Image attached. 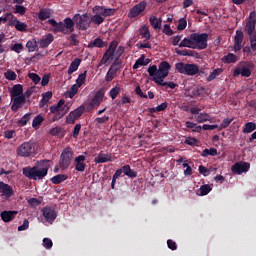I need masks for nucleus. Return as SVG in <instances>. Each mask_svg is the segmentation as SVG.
Here are the masks:
<instances>
[{
    "label": "nucleus",
    "instance_id": "2f4dec72",
    "mask_svg": "<svg viewBox=\"0 0 256 256\" xmlns=\"http://www.w3.org/2000/svg\"><path fill=\"white\" fill-rule=\"evenodd\" d=\"M222 61L223 63H237V61H239V58L237 57V55L229 53L222 58Z\"/></svg>",
    "mask_w": 256,
    "mask_h": 256
},
{
    "label": "nucleus",
    "instance_id": "49530a36",
    "mask_svg": "<svg viewBox=\"0 0 256 256\" xmlns=\"http://www.w3.org/2000/svg\"><path fill=\"white\" fill-rule=\"evenodd\" d=\"M79 85L74 84L70 90L67 92L68 97H70V99H73V97H75V95H77L78 91H79Z\"/></svg>",
    "mask_w": 256,
    "mask_h": 256
},
{
    "label": "nucleus",
    "instance_id": "3c124183",
    "mask_svg": "<svg viewBox=\"0 0 256 256\" xmlns=\"http://www.w3.org/2000/svg\"><path fill=\"white\" fill-rule=\"evenodd\" d=\"M231 123H233V118H225V119L222 121L221 125L219 126V130H221V129H227V127H228L229 125H231Z\"/></svg>",
    "mask_w": 256,
    "mask_h": 256
},
{
    "label": "nucleus",
    "instance_id": "58836bf2",
    "mask_svg": "<svg viewBox=\"0 0 256 256\" xmlns=\"http://www.w3.org/2000/svg\"><path fill=\"white\" fill-rule=\"evenodd\" d=\"M67 175L65 174H58L54 176L51 181L54 185H59V183H63V181H66Z\"/></svg>",
    "mask_w": 256,
    "mask_h": 256
},
{
    "label": "nucleus",
    "instance_id": "a19ab883",
    "mask_svg": "<svg viewBox=\"0 0 256 256\" xmlns=\"http://www.w3.org/2000/svg\"><path fill=\"white\" fill-rule=\"evenodd\" d=\"M211 185L205 184L200 187L198 190V195L204 196V195H209V192L211 191Z\"/></svg>",
    "mask_w": 256,
    "mask_h": 256
},
{
    "label": "nucleus",
    "instance_id": "2eb2a0df",
    "mask_svg": "<svg viewBox=\"0 0 256 256\" xmlns=\"http://www.w3.org/2000/svg\"><path fill=\"white\" fill-rule=\"evenodd\" d=\"M249 169H251V164L247 162H236L232 166L231 171L236 175H241L242 173H247Z\"/></svg>",
    "mask_w": 256,
    "mask_h": 256
},
{
    "label": "nucleus",
    "instance_id": "680f3d73",
    "mask_svg": "<svg viewBox=\"0 0 256 256\" xmlns=\"http://www.w3.org/2000/svg\"><path fill=\"white\" fill-rule=\"evenodd\" d=\"M29 78L33 81V83H35V85L39 84L41 81V77L35 73H30Z\"/></svg>",
    "mask_w": 256,
    "mask_h": 256
},
{
    "label": "nucleus",
    "instance_id": "b1692460",
    "mask_svg": "<svg viewBox=\"0 0 256 256\" xmlns=\"http://www.w3.org/2000/svg\"><path fill=\"white\" fill-rule=\"evenodd\" d=\"M12 101H13L11 106L12 111H19L21 105L25 103V96H18V97L12 98Z\"/></svg>",
    "mask_w": 256,
    "mask_h": 256
},
{
    "label": "nucleus",
    "instance_id": "69168bd1",
    "mask_svg": "<svg viewBox=\"0 0 256 256\" xmlns=\"http://www.w3.org/2000/svg\"><path fill=\"white\" fill-rule=\"evenodd\" d=\"M163 33H165V35H168V36L173 35V30H171V26L169 24L164 25Z\"/></svg>",
    "mask_w": 256,
    "mask_h": 256
},
{
    "label": "nucleus",
    "instance_id": "393cba45",
    "mask_svg": "<svg viewBox=\"0 0 256 256\" xmlns=\"http://www.w3.org/2000/svg\"><path fill=\"white\" fill-rule=\"evenodd\" d=\"M111 161H113V157H111V155L104 154L102 152L100 154H98L94 159V163H96V164L109 163Z\"/></svg>",
    "mask_w": 256,
    "mask_h": 256
},
{
    "label": "nucleus",
    "instance_id": "f8f14e48",
    "mask_svg": "<svg viewBox=\"0 0 256 256\" xmlns=\"http://www.w3.org/2000/svg\"><path fill=\"white\" fill-rule=\"evenodd\" d=\"M72 159H73V149H71L70 147L65 148L61 154L60 167H62V169H67L69 165H71Z\"/></svg>",
    "mask_w": 256,
    "mask_h": 256
},
{
    "label": "nucleus",
    "instance_id": "bb28decb",
    "mask_svg": "<svg viewBox=\"0 0 256 256\" xmlns=\"http://www.w3.org/2000/svg\"><path fill=\"white\" fill-rule=\"evenodd\" d=\"M203 91L204 89L201 87H194L192 91H186L185 95H188V97H203Z\"/></svg>",
    "mask_w": 256,
    "mask_h": 256
},
{
    "label": "nucleus",
    "instance_id": "c756f323",
    "mask_svg": "<svg viewBox=\"0 0 256 256\" xmlns=\"http://www.w3.org/2000/svg\"><path fill=\"white\" fill-rule=\"evenodd\" d=\"M151 60L145 59V55H142L136 63L133 65V69H139V67H143L145 65H149Z\"/></svg>",
    "mask_w": 256,
    "mask_h": 256
},
{
    "label": "nucleus",
    "instance_id": "72a5a7b5",
    "mask_svg": "<svg viewBox=\"0 0 256 256\" xmlns=\"http://www.w3.org/2000/svg\"><path fill=\"white\" fill-rule=\"evenodd\" d=\"M187 129H191L194 133H201L202 127L191 121L186 122Z\"/></svg>",
    "mask_w": 256,
    "mask_h": 256
},
{
    "label": "nucleus",
    "instance_id": "7c9ffc66",
    "mask_svg": "<svg viewBox=\"0 0 256 256\" xmlns=\"http://www.w3.org/2000/svg\"><path fill=\"white\" fill-rule=\"evenodd\" d=\"M197 123H207V121H211V116L207 113H200L194 117Z\"/></svg>",
    "mask_w": 256,
    "mask_h": 256
},
{
    "label": "nucleus",
    "instance_id": "603ef678",
    "mask_svg": "<svg viewBox=\"0 0 256 256\" xmlns=\"http://www.w3.org/2000/svg\"><path fill=\"white\" fill-rule=\"evenodd\" d=\"M29 119H31V115L30 114H25L19 121V125L21 127H25V125H27V122L29 121Z\"/></svg>",
    "mask_w": 256,
    "mask_h": 256
},
{
    "label": "nucleus",
    "instance_id": "c03bdc74",
    "mask_svg": "<svg viewBox=\"0 0 256 256\" xmlns=\"http://www.w3.org/2000/svg\"><path fill=\"white\" fill-rule=\"evenodd\" d=\"M86 79H87V71H84L76 79V85H79V87H81L82 85H85Z\"/></svg>",
    "mask_w": 256,
    "mask_h": 256
},
{
    "label": "nucleus",
    "instance_id": "052dcab7",
    "mask_svg": "<svg viewBox=\"0 0 256 256\" xmlns=\"http://www.w3.org/2000/svg\"><path fill=\"white\" fill-rule=\"evenodd\" d=\"M11 51H14L15 53H21L23 51V44L16 43L11 47Z\"/></svg>",
    "mask_w": 256,
    "mask_h": 256
},
{
    "label": "nucleus",
    "instance_id": "20e7f679",
    "mask_svg": "<svg viewBox=\"0 0 256 256\" xmlns=\"http://www.w3.org/2000/svg\"><path fill=\"white\" fill-rule=\"evenodd\" d=\"M117 45V41L111 42L109 48L104 53L102 60L99 63V67H101V65H109V63L112 61L119 60V57H121V55H123L125 52V48L123 46L117 48Z\"/></svg>",
    "mask_w": 256,
    "mask_h": 256
},
{
    "label": "nucleus",
    "instance_id": "a211bd4d",
    "mask_svg": "<svg viewBox=\"0 0 256 256\" xmlns=\"http://www.w3.org/2000/svg\"><path fill=\"white\" fill-rule=\"evenodd\" d=\"M0 193L3 199H9L13 196V188L4 182H0Z\"/></svg>",
    "mask_w": 256,
    "mask_h": 256
},
{
    "label": "nucleus",
    "instance_id": "4c0bfd02",
    "mask_svg": "<svg viewBox=\"0 0 256 256\" xmlns=\"http://www.w3.org/2000/svg\"><path fill=\"white\" fill-rule=\"evenodd\" d=\"M38 17L41 21H45L49 19L51 17V10L49 9L40 10Z\"/></svg>",
    "mask_w": 256,
    "mask_h": 256
},
{
    "label": "nucleus",
    "instance_id": "0e129e2a",
    "mask_svg": "<svg viewBox=\"0 0 256 256\" xmlns=\"http://www.w3.org/2000/svg\"><path fill=\"white\" fill-rule=\"evenodd\" d=\"M43 247H45L46 249H51V247H53V241L49 238H44Z\"/></svg>",
    "mask_w": 256,
    "mask_h": 256
},
{
    "label": "nucleus",
    "instance_id": "bf43d9fd",
    "mask_svg": "<svg viewBox=\"0 0 256 256\" xmlns=\"http://www.w3.org/2000/svg\"><path fill=\"white\" fill-rule=\"evenodd\" d=\"M28 204L31 205L32 207H37L41 205V200L37 198H30L28 199Z\"/></svg>",
    "mask_w": 256,
    "mask_h": 256
},
{
    "label": "nucleus",
    "instance_id": "412c9836",
    "mask_svg": "<svg viewBox=\"0 0 256 256\" xmlns=\"http://www.w3.org/2000/svg\"><path fill=\"white\" fill-rule=\"evenodd\" d=\"M243 37H244L243 32L237 30L235 38H234V51L235 52L241 51V47L243 44Z\"/></svg>",
    "mask_w": 256,
    "mask_h": 256
},
{
    "label": "nucleus",
    "instance_id": "6ab92c4d",
    "mask_svg": "<svg viewBox=\"0 0 256 256\" xmlns=\"http://www.w3.org/2000/svg\"><path fill=\"white\" fill-rule=\"evenodd\" d=\"M10 25L12 27H15V29H17V31H27V24L23 23L21 21H19L17 18H15V16L10 15Z\"/></svg>",
    "mask_w": 256,
    "mask_h": 256
},
{
    "label": "nucleus",
    "instance_id": "a878e982",
    "mask_svg": "<svg viewBox=\"0 0 256 256\" xmlns=\"http://www.w3.org/2000/svg\"><path fill=\"white\" fill-rule=\"evenodd\" d=\"M53 36L52 34H48L46 35L44 38H42L39 41V45L42 49H45L46 47H49V45H51V43H53Z\"/></svg>",
    "mask_w": 256,
    "mask_h": 256
},
{
    "label": "nucleus",
    "instance_id": "09e8293b",
    "mask_svg": "<svg viewBox=\"0 0 256 256\" xmlns=\"http://www.w3.org/2000/svg\"><path fill=\"white\" fill-rule=\"evenodd\" d=\"M119 93H121V88L116 86L110 90L109 95L111 99H117V95H119Z\"/></svg>",
    "mask_w": 256,
    "mask_h": 256
},
{
    "label": "nucleus",
    "instance_id": "c9c22d12",
    "mask_svg": "<svg viewBox=\"0 0 256 256\" xmlns=\"http://www.w3.org/2000/svg\"><path fill=\"white\" fill-rule=\"evenodd\" d=\"M139 33L142 39H150L151 33L149 32V28L147 26H141L139 29Z\"/></svg>",
    "mask_w": 256,
    "mask_h": 256
},
{
    "label": "nucleus",
    "instance_id": "7ed1b4c3",
    "mask_svg": "<svg viewBox=\"0 0 256 256\" xmlns=\"http://www.w3.org/2000/svg\"><path fill=\"white\" fill-rule=\"evenodd\" d=\"M49 171V161H42L34 167L23 168V175L28 177V179H34L35 181L39 179H44L47 177Z\"/></svg>",
    "mask_w": 256,
    "mask_h": 256
},
{
    "label": "nucleus",
    "instance_id": "13d9d810",
    "mask_svg": "<svg viewBox=\"0 0 256 256\" xmlns=\"http://www.w3.org/2000/svg\"><path fill=\"white\" fill-rule=\"evenodd\" d=\"M53 97V93L52 92H46L43 94V97H42V101L41 103H49V100Z\"/></svg>",
    "mask_w": 256,
    "mask_h": 256
},
{
    "label": "nucleus",
    "instance_id": "1a4fd4ad",
    "mask_svg": "<svg viewBox=\"0 0 256 256\" xmlns=\"http://www.w3.org/2000/svg\"><path fill=\"white\" fill-rule=\"evenodd\" d=\"M253 63L251 62H241L233 72L234 77H238V75H241V77H251V71H253Z\"/></svg>",
    "mask_w": 256,
    "mask_h": 256
},
{
    "label": "nucleus",
    "instance_id": "774afa93",
    "mask_svg": "<svg viewBox=\"0 0 256 256\" xmlns=\"http://www.w3.org/2000/svg\"><path fill=\"white\" fill-rule=\"evenodd\" d=\"M4 137L6 139H13V137H15V131L13 130H7L5 133H4Z\"/></svg>",
    "mask_w": 256,
    "mask_h": 256
},
{
    "label": "nucleus",
    "instance_id": "de8ad7c7",
    "mask_svg": "<svg viewBox=\"0 0 256 256\" xmlns=\"http://www.w3.org/2000/svg\"><path fill=\"white\" fill-rule=\"evenodd\" d=\"M115 75H117V70L113 69V67H111L109 69V71L106 74V81H113V79H115Z\"/></svg>",
    "mask_w": 256,
    "mask_h": 256
},
{
    "label": "nucleus",
    "instance_id": "dca6fc26",
    "mask_svg": "<svg viewBox=\"0 0 256 256\" xmlns=\"http://www.w3.org/2000/svg\"><path fill=\"white\" fill-rule=\"evenodd\" d=\"M41 213L44 219H46L47 223H53V221L57 219V212H55V209L52 207H49V206L44 207L41 210Z\"/></svg>",
    "mask_w": 256,
    "mask_h": 256
},
{
    "label": "nucleus",
    "instance_id": "79ce46f5",
    "mask_svg": "<svg viewBox=\"0 0 256 256\" xmlns=\"http://www.w3.org/2000/svg\"><path fill=\"white\" fill-rule=\"evenodd\" d=\"M43 121H44L43 116H41V115L36 116V117L33 119L32 127H33L34 129H39V127H41V124L43 123Z\"/></svg>",
    "mask_w": 256,
    "mask_h": 256
},
{
    "label": "nucleus",
    "instance_id": "e433bc0d",
    "mask_svg": "<svg viewBox=\"0 0 256 256\" xmlns=\"http://www.w3.org/2000/svg\"><path fill=\"white\" fill-rule=\"evenodd\" d=\"M122 171L124 175H127V177H137V172L133 171L131 169V166L125 165L122 167Z\"/></svg>",
    "mask_w": 256,
    "mask_h": 256
},
{
    "label": "nucleus",
    "instance_id": "473e14b6",
    "mask_svg": "<svg viewBox=\"0 0 256 256\" xmlns=\"http://www.w3.org/2000/svg\"><path fill=\"white\" fill-rule=\"evenodd\" d=\"M149 21H150V25L153 27V29H161V23H162L161 18L151 16L149 18Z\"/></svg>",
    "mask_w": 256,
    "mask_h": 256
},
{
    "label": "nucleus",
    "instance_id": "5fc2aeb1",
    "mask_svg": "<svg viewBox=\"0 0 256 256\" xmlns=\"http://www.w3.org/2000/svg\"><path fill=\"white\" fill-rule=\"evenodd\" d=\"M250 47L252 51H256V34H252L249 36Z\"/></svg>",
    "mask_w": 256,
    "mask_h": 256
},
{
    "label": "nucleus",
    "instance_id": "423d86ee",
    "mask_svg": "<svg viewBox=\"0 0 256 256\" xmlns=\"http://www.w3.org/2000/svg\"><path fill=\"white\" fill-rule=\"evenodd\" d=\"M49 25L54 28V33H73L75 31V21L71 18H66L63 22L57 23L55 19L48 20Z\"/></svg>",
    "mask_w": 256,
    "mask_h": 256
},
{
    "label": "nucleus",
    "instance_id": "39448f33",
    "mask_svg": "<svg viewBox=\"0 0 256 256\" xmlns=\"http://www.w3.org/2000/svg\"><path fill=\"white\" fill-rule=\"evenodd\" d=\"M92 13L94 14L90 17V23L101 25V23L105 21V17H112V15H115V9L95 6L92 9Z\"/></svg>",
    "mask_w": 256,
    "mask_h": 256
},
{
    "label": "nucleus",
    "instance_id": "8fccbe9b",
    "mask_svg": "<svg viewBox=\"0 0 256 256\" xmlns=\"http://www.w3.org/2000/svg\"><path fill=\"white\" fill-rule=\"evenodd\" d=\"M186 28H187V20L185 18H181L178 21L177 29L178 31H185Z\"/></svg>",
    "mask_w": 256,
    "mask_h": 256
},
{
    "label": "nucleus",
    "instance_id": "6e6d98bb",
    "mask_svg": "<svg viewBox=\"0 0 256 256\" xmlns=\"http://www.w3.org/2000/svg\"><path fill=\"white\" fill-rule=\"evenodd\" d=\"M50 135H54L55 137H63L61 134V127H55L50 130Z\"/></svg>",
    "mask_w": 256,
    "mask_h": 256
},
{
    "label": "nucleus",
    "instance_id": "4d7b16f0",
    "mask_svg": "<svg viewBox=\"0 0 256 256\" xmlns=\"http://www.w3.org/2000/svg\"><path fill=\"white\" fill-rule=\"evenodd\" d=\"M172 45H174V47H179V45H181V39H183V36L181 35H177V36H173L172 38Z\"/></svg>",
    "mask_w": 256,
    "mask_h": 256
},
{
    "label": "nucleus",
    "instance_id": "f03ea898",
    "mask_svg": "<svg viewBox=\"0 0 256 256\" xmlns=\"http://www.w3.org/2000/svg\"><path fill=\"white\" fill-rule=\"evenodd\" d=\"M207 41H209V34L193 33L190 36L182 39L179 47H187L188 49H198L201 51L203 49H207Z\"/></svg>",
    "mask_w": 256,
    "mask_h": 256
},
{
    "label": "nucleus",
    "instance_id": "f3484780",
    "mask_svg": "<svg viewBox=\"0 0 256 256\" xmlns=\"http://www.w3.org/2000/svg\"><path fill=\"white\" fill-rule=\"evenodd\" d=\"M84 111H85L84 107H79L74 111L70 112L66 118V123H68L69 125H73V123H75L77 119H79V117L83 115Z\"/></svg>",
    "mask_w": 256,
    "mask_h": 256
},
{
    "label": "nucleus",
    "instance_id": "f257e3e1",
    "mask_svg": "<svg viewBox=\"0 0 256 256\" xmlns=\"http://www.w3.org/2000/svg\"><path fill=\"white\" fill-rule=\"evenodd\" d=\"M169 71H171V64L167 61H163L159 64L158 68L157 65L149 66L148 73L154 83L161 85L162 87L169 86L170 89H175L177 84L174 82H164L165 78L169 76Z\"/></svg>",
    "mask_w": 256,
    "mask_h": 256
},
{
    "label": "nucleus",
    "instance_id": "a18cd8bd",
    "mask_svg": "<svg viewBox=\"0 0 256 256\" xmlns=\"http://www.w3.org/2000/svg\"><path fill=\"white\" fill-rule=\"evenodd\" d=\"M215 157L217 155V149L215 148H210V149H204L202 152V157Z\"/></svg>",
    "mask_w": 256,
    "mask_h": 256
},
{
    "label": "nucleus",
    "instance_id": "864d4df0",
    "mask_svg": "<svg viewBox=\"0 0 256 256\" xmlns=\"http://www.w3.org/2000/svg\"><path fill=\"white\" fill-rule=\"evenodd\" d=\"M5 77L6 79H8L9 81H15V79H17V74H15V72L8 70L7 72H5Z\"/></svg>",
    "mask_w": 256,
    "mask_h": 256
},
{
    "label": "nucleus",
    "instance_id": "0eeeda50",
    "mask_svg": "<svg viewBox=\"0 0 256 256\" xmlns=\"http://www.w3.org/2000/svg\"><path fill=\"white\" fill-rule=\"evenodd\" d=\"M175 69L182 75H197L199 73V66L195 64L179 62L175 64Z\"/></svg>",
    "mask_w": 256,
    "mask_h": 256
},
{
    "label": "nucleus",
    "instance_id": "9b49d317",
    "mask_svg": "<svg viewBox=\"0 0 256 256\" xmlns=\"http://www.w3.org/2000/svg\"><path fill=\"white\" fill-rule=\"evenodd\" d=\"M146 9H147V2L141 1L130 9L128 13V17L130 19H137V17H143V13H145Z\"/></svg>",
    "mask_w": 256,
    "mask_h": 256
},
{
    "label": "nucleus",
    "instance_id": "ddd939ff",
    "mask_svg": "<svg viewBox=\"0 0 256 256\" xmlns=\"http://www.w3.org/2000/svg\"><path fill=\"white\" fill-rule=\"evenodd\" d=\"M51 113L58 115L59 119L69 113V106L65 104L64 100H60L57 105L50 108Z\"/></svg>",
    "mask_w": 256,
    "mask_h": 256
},
{
    "label": "nucleus",
    "instance_id": "e2e57ef3",
    "mask_svg": "<svg viewBox=\"0 0 256 256\" xmlns=\"http://www.w3.org/2000/svg\"><path fill=\"white\" fill-rule=\"evenodd\" d=\"M0 14H1V10H0ZM10 15H13V14L6 13L5 17H0V23H8L9 25H11V18L9 17Z\"/></svg>",
    "mask_w": 256,
    "mask_h": 256
},
{
    "label": "nucleus",
    "instance_id": "6e6552de",
    "mask_svg": "<svg viewBox=\"0 0 256 256\" xmlns=\"http://www.w3.org/2000/svg\"><path fill=\"white\" fill-rule=\"evenodd\" d=\"M73 21L80 31H87L91 27V17L89 14H76L73 17Z\"/></svg>",
    "mask_w": 256,
    "mask_h": 256
},
{
    "label": "nucleus",
    "instance_id": "ea45409f",
    "mask_svg": "<svg viewBox=\"0 0 256 256\" xmlns=\"http://www.w3.org/2000/svg\"><path fill=\"white\" fill-rule=\"evenodd\" d=\"M26 47L30 53H33V51H37V40L36 39L29 40L26 43Z\"/></svg>",
    "mask_w": 256,
    "mask_h": 256
},
{
    "label": "nucleus",
    "instance_id": "cd10ccee",
    "mask_svg": "<svg viewBox=\"0 0 256 256\" xmlns=\"http://www.w3.org/2000/svg\"><path fill=\"white\" fill-rule=\"evenodd\" d=\"M11 97L12 99L15 97H23V86L17 84L11 90Z\"/></svg>",
    "mask_w": 256,
    "mask_h": 256
},
{
    "label": "nucleus",
    "instance_id": "f704fd0d",
    "mask_svg": "<svg viewBox=\"0 0 256 256\" xmlns=\"http://www.w3.org/2000/svg\"><path fill=\"white\" fill-rule=\"evenodd\" d=\"M221 73H223L222 68L214 69L212 72H210V74L207 78V81H213L214 79H217V77H219V75H221Z\"/></svg>",
    "mask_w": 256,
    "mask_h": 256
},
{
    "label": "nucleus",
    "instance_id": "9d476101",
    "mask_svg": "<svg viewBox=\"0 0 256 256\" xmlns=\"http://www.w3.org/2000/svg\"><path fill=\"white\" fill-rule=\"evenodd\" d=\"M16 153L19 157H31L35 153V143L24 142L17 147Z\"/></svg>",
    "mask_w": 256,
    "mask_h": 256
},
{
    "label": "nucleus",
    "instance_id": "4be33fe9",
    "mask_svg": "<svg viewBox=\"0 0 256 256\" xmlns=\"http://www.w3.org/2000/svg\"><path fill=\"white\" fill-rule=\"evenodd\" d=\"M85 167H87V165L85 164V156L79 155L78 157H76L75 158L76 171H80L81 173H83V171H85Z\"/></svg>",
    "mask_w": 256,
    "mask_h": 256
},
{
    "label": "nucleus",
    "instance_id": "4468645a",
    "mask_svg": "<svg viewBox=\"0 0 256 256\" xmlns=\"http://www.w3.org/2000/svg\"><path fill=\"white\" fill-rule=\"evenodd\" d=\"M255 24H256V13L255 11H253L249 14V17L246 20L245 31L247 35L251 36L255 34Z\"/></svg>",
    "mask_w": 256,
    "mask_h": 256
},
{
    "label": "nucleus",
    "instance_id": "c85d7f7f",
    "mask_svg": "<svg viewBox=\"0 0 256 256\" xmlns=\"http://www.w3.org/2000/svg\"><path fill=\"white\" fill-rule=\"evenodd\" d=\"M80 65H81V59L75 58L69 66L68 75H72V73H75V71L79 69Z\"/></svg>",
    "mask_w": 256,
    "mask_h": 256
},
{
    "label": "nucleus",
    "instance_id": "37998d69",
    "mask_svg": "<svg viewBox=\"0 0 256 256\" xmlns=\"http://www.w3.org/2000/svg\"><path fill=\"white\" fill-rule=\"evenodd\" d=\"M256 129V124L254 122H248L243 128V133H253Z\"/></svg>",
    "mask_w": 256,
    "mask_h": 256
},
{
    "label": "nucleus",
    "instance_id": "5701e85b",
    "mask_svg": "<svg viewBox=\"0 0 256 256\" xmlns=\"http://www.w3.org/2000/svg\"><path fill=\"white\" fill-rule=\"evenodd\" d=\"M15 215H17V211H3L0 214V217L4 223H9L15 219Z\"/></svg>",
    "mask_w": 256,
    "mask_h": 256
},
{
    "label": "nucleus",
    "instance_id": "aec40b11",
    "mask_svg": "<svg viewBox=\"0 0 256 256\" xmlns=\"http://www.w3.org/2000/svg\"><path fill=\"white\" fill-rule=\"evenodd\" d=\"M104 97H105V92H103V90L97 91L90 102L91 107H99V105H101Z\"/></svg>",
    "mask_w": 256,
    "mask_h": 256
},
{
    "label": "nucleus",
    "instance_id": "338daca9",
    "mask_svg": "<svg viewBox=\"0 0 256 256\" xmlns=\"http://www.w3.org/2000/svg\"><path fill=\"white\" fill-rule=\"evenodd\" d=\"M26 229H29V220H24L23 224L18 227V231H26Z\"/></svg>",
    "mask_w": 256,
    "mask_h": 256
}]
</instances>
